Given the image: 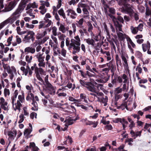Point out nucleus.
Listing matches in <instances>:
<instances>
[{"label":"nucleus","instance_id":"40","mask_svg":"<svg viewBox=\"0 0 151 151\" xmlns=\"http://www.w3.org/2000/svg\"><path fill=\"white\" fill-rule=\"evenodd\" d=\"M79 7L82 8H89V6L87 4H83L81 2H79L78 5Z\"/></svg>","mask_w":151,"mask_h":151},{"label":"nucleus","instance_id":"52","mask_svg":"<svg viewBox=\"0 0 151 151\" xmlns=\"http://www.w3.org/2000/svg\"><path fill=\"white\" fill-rule=\"evenodd\" d=\"M33 66L34 67H35V70H36L37 69V68H38V71H40V72L41 73H42V72H43V69L41 68L40 67L38 68L37 66V64L36 63H35L34 65H33Z\"/></svg>","mask_w":151,"mask_h":151},{"label":"nucleus","instance_id":"28","mask_svg":"<svg viewBox=\"0 0 151 151\" xmlns=\"http://www.w3.org/2000/svg\"><path fill=\"white\" fill-rule=\"evenodd\" d=\"M47 34V32L46 31H44L43 32L39 31L37 34L36 38H42Z\"/></svg>","mask_w":151,"mask_h":151},{"label":"nucleus","instance_id":"56","mask_svg":"<svg viewBox=\"0 0 151 151\" xmlns=\"http://www.w3.org/2000/svg\"><path fill=\"white\" fill-rule=\"evenodd\" d=\"M52 32L53 35L55 36H56L57 35V28L55 27L54 26L52 28Z\"/></svg>","mask_w":151,"mask_h":151},{"label":"nucleus","instance_id":"11","mask_svg":"<svg viewBox=\"0 0 151 151\" xmlns=\"http://www.w3.org/2000/svg\"><path fill=\"white\" fill-rule=\"evenodd\" d=\"M127 42L128 46L130 50V51L132 53H134V50L132 48L131 45L133 48L135 47V45L132 42L131 38H127Z\"/></svg>","mask_w":151,"mask_h":151},{"label":"nucleus","instance_id":"50","mask_svg":"<svg viewBox=\"0 0 151 151\" xmlns=\"http://www.w3.org/2000/svg\"><path fill=\"white\" fill-rule=\"evenodd\" d=\"M67 53L66 50L64 48L62 49L61 50V55L64 57H66V55Z\"/></svg>","mask_w":151,"mask_h":151},{"label":"nucleus","instance_id":"25","mask_svg":"<svg viewBox=\"0 0 151 151\" xmlns=\"http://www.w3.org/2000/svg\"><path fill=\"white\" fill-rule=\"evenodd\" d=\"M32 104L33 106L32 108L31 109L35 111H37L38 110L37 104L36 101H35V99H33Z\"/></svg>","mask_w":151,"mask_h":151},{"label":"nucleus","instance_id":"27","mask_svg":"<svg viewBox=\"0 0 151 151\" xmlns=\"http://www.w3.org/2000/svg\"><path fill=\"white\" fill-rule=\"evenodd\" d=\"M65 127L71 125L73 123V119L71 118H68L65 121Z\"/></svg>","mask_w":151,"mask_h":151},{"label":"nucleus","instance_id":"51","mask_svg":"<svg viewBox=\"0 0 151 151\" xmlns=\"http://www.w3.org/2000/svg\"><path fill=\"white\" fill-rule=\"evenodd\" d=\"M88 31L89 32H92V30L93 29V27L90 22H88Z\"/></svg>","mask_w":151,"mask_h":151},{"label":"nucleus","instance_id":"45","mask_svg":"<svg viewBox=\"0 0 151 151\" xmlns=\"http://www.w3.org/2000/svg\"><path fill=\"white\" fill-rule=\"evenodd\" d=\"M82 121L85 123L86 125H92V121H90L88 120L86 118L82 119Z\"/></svg>","mask_w":151,"mask_h":151},{"label":"nucleus","instance_id":"2","mask_svg":"<svg viewBox=\"0 0 151 151\" xmlns=\"http://www.w3.org/2000/svg\"><path fill=\"white\" fill-rule=\"evenodd\" d=\"M75 39H72L70 40V43L68 40L69 38H67L66 40V44L67 46H69L68 49L70 50L73 48L72 53L75 55L76 53L80 52V38H75Z\"/></svg>","mask_w":151,"mask_h":151},{"label":"nucleus","instance_id":"33","mask_svg":"<svg viewBox=\"0 0 151 151\" xmlns=\"http://www.w3.org/2000/svg\"><path fill=\"white\" fill-rule=\"evenodd\" d=\"M115 60L116 62V65L117 68L119 66V65L121 66L122 63L121 60L119 57L118 54H116L115 55Z\"/></svg>","mask_w":151,"mask_h":151},{"label":"nucleus","instance_id":"55","mask_svg":"<svg viewBox=\"0 0 151 151\" xmlns=\"http://www.w3.org/2000/svg\"><path fill=\"white\" fill-rule=\"evenodd\" d=\"M109 12L110 13V14H115V10L113 8H110L109 9Z\"/></svg>","mask_w":151,"mask_h":151},{"label":"nucleus","instance_id":"36","mask_svg":"<svg viewBox=\"0 0 151 151\" xmlns=\"http://www.w3.org/2000/svg\"><path fill=\"white\" fill-rule=\"evenodd\" d=\"M18 99L19 102L22 103L24 101V94L23 92H22V95H19L18 96Z\"/></svg>","mask_w":151,"mask_h":151},{"label":"nucleus","instance_id":"30","mask_svg":"<svg viewBox=\"0 0 151 151\" xmlns=\"http://www.w3.org/2000/svg\"><path fill=\"white\" fill-rule=\"evenodd\" d=\"M109 69L108 68H105L101 69V73L100 75H109L108 74L109 72Z\"/></svg>","mask_w":151,"mask_h":151},{"label":"nucleus","instance_id":"63","mask_svg":"<svg viewBox=\"0 0 151 151\" xmlns=\"http://www.w3.org/2000/svg\"><path fill=\"white\" fill-rule=\"evenodd\" d=\"M133 16H134V17L135 18V19L136 21L138 20L139 19V18L138 15L136 13H134H134L132 14V15L130 16L131 17H132Z\"/></svg>","mask_w":151,"mask_h":151},{"label":"nucleus","instance_id":"60","mask_svg":"<svg viewBox=\"0 0 151 151\" xmlns=\"http://www.w3.org/2000/svg\"><path fill=\"white\" fill-rule=\"evenodd\" d=\"M143 24L142 23H140L138 25L137 28L138 29V30H139L140 31H142L143 28Z\"/></svg>","mask_w":151,"mask_h":151},{"label":"nucleus","instance_id":"34","mask_svg":"<svg viewBox=\"0 0 151 151\" xmlns=\"http://www.w3.org/2000/svg\"><path fill=\"white\" fill-rule=\"evenodd\" d=\"M27 69H26L23 71V72L24 73L25 76H27L29 73V75L31 76L32 73V71L31 70L30 68L28 66H27Z\"/></svg>","mask_w":151,"mask_h":151},{"label":"nucleus","instance_id":"24","mask_svg":"<svg viewBox=\"0 0 151 151\" xmlns=\"http://www.w3.org/2000/svg\"><path fill=\"white\" fill-rule=\"evenodd\" d=\"M127 120L128 122L130 123L129 126V129H132L133 128L135 127V123L130 118L128 117L127 118Z\"/></svg>","mask_w":151,"mask_h":151},{"label":"nucleus","instance_id":"15","mask_svg":"<svg viewBox=\"0 0 151 151\" xmlns=\"http://www.w3.org/2000/svg\"><path fill=\"white\" fill-rule=\"evenodd\" d=\"M44 73H45V72L43 70V72L41 73L40 71H38V68H37V69L36 70L35 72V73L36 74V76L37 78L39 81L41 82L42 83H44V82L42 77H41L40 74L41 75L43 74Z\"/></svg>","mask_w":151,"mask_h":151},{"label":"nucleus","instance_id":"58","mask_svg":"<svg viewBox=\"0 0 151 151\" xmlns=\"http://www.w3.org/2000/svg\"><path fill=\"white\" fill-rule=\"evenodd\" d=\"M52 9H53L52 12V14L53 15H54L55 14H57V11L58 9L55 6H53L52 7Z\"/></svg>","mask_w":151,"mask_h":151},{"label":"nucleus","instance_id":"16","mask_svg":"<svg viewBox=\"0 0 151 151\" xmlns=\"http://www.w3.org/2000/svg\"><path fill=\"white\" fill-rule=\"evenodd\" d=\"M44 73H45V72L43 70V72L41 73L40 71H38V68H37V69L36 70L35 72V73L36 74V76L37 78L39 81L41 82L42 83H44V82L42 77H41L40 74L41 75L43 74Z\"/></svg>","mask_w":151,"mask_h":151},{"label":"nucleus","instance_id":"64","mask_svg":"<svg viewBox=\"0 0 151 151\" xmlns=\"http://www.w3.org/2000/svg\"><path fill=\"white\" fill-rule=\"evenodd\" d=\"M81 73V76L84 78H86V74L83 70H80L79 71Z\"/></svg>","mask_w":151,"mask_h":151},{"label":"nucleus","instance_id":"7","mask_svg":"<svg viewBox=\"0 0 151 151\" xmlns=\"http://www.w3.org/2000/svg\"><path fill=\"white\" fill-rule=\"evenodd\" d=\"M16 0H14L10 2L8 5H6L4 10V12H7L12 10L17 4Z\"/></svg>","mask_w":151,"mask_h":151},{"label":"nucleus","instance_id":"22","mask_svg":"<svg viewBox=\"0 0 151 151\" xmlns=\"http://www.w3.org/2000/svg\"><path fill=\"white\" fill-rule=\"evenodd\" d=\"M14 134V133L13 132L11 131H9L8 132V135L9 136V137L8 139L9 141V142L7 147H8L9 145L11 143V141L10 140H13L14 139V137L13 135Z\"/></svg>","mask_w":151,"mask_h":151},{"label":"nucleus","instance_id":"10","mask_svg":"<svg viewBox=\"0 0 151 151\" xmlns=\"http://www.w3.org/2000/svg\"><path fill=\"white\" fill-rule=\"evenodd\" d=\"M0 100V105L1 108L5 111L8 110L7 102L5 101V99L3 97L1 98Z\"/></svg>","mask_w":151,"mask_h":151},{"label":"nucleus","instance_id":"39","mask_svg":"<svg viewBox=\"0 0 151 151\" xmlns=\"http://www.w3.org/2000/svg\"><path fill=\"white\" fill-rule=\"evenodd\" d=\"M35 33L32 31H29L27 32V35L25 36L24 38H34Z\"/></svg>","mask_w":151,"mask_h":151},{"label":"nucleus","instance_id":"26","mask_svg":"<svg viewBox=\"0 0 151 151\" xmlns=\"http://www.w3.org/2000/svg\"><path fill=\"white\" fill-rule=\"evenodd\" d=\"M35 50L34 48L32 47H26L24 49V52H25L31 53L33 54L35 52Z\"/></svg>","mask_w":151,"mask_h":151},{"label":"nucleus","instance_id":"44","mask_svg":"<svg viewBox=\"0 0 151 151\" xmlns=\"http://www.w3.org/2000/svg\"><path fill=\"white\" fill-rule=\"evenodd\" d=\"M19 118H20V119L18 123L19 124H20L24 121L25 118V117H24V116L23 114L22 113L19 116Z\"/></svg>","mask_w":151,"mask_h":151},{"label":"nucleus","instance_id":"46","mask_svg":"<svg viewBox=\"0 0 151 151\" xmlns=\"http://www.w3.org/2000/svg\"><path fill=\"white\" fill-rule=\"evenodd\" d=\"M104 29L105 31H106L107 35L109 36V38L110 37L109 31L108 29L107 28V26L106 23H104Z\"/></svg>","mask_w":151,"mask_h":151},{"label":"nucleus","instance_id":"13","mask_svg":"<svg viewBox=\"0 0 151 151\" xmlns=\"http://www.w3.org/2000/svg\"><path fill=\"white\" fill-rule=\"evenodd\" d=\"M53 50L54 52V55L56 56L58 55H60L61 54V50L60 48L58 46L57 44H54L53 45Z\"/></svg>","mask_w":151,"mask_h":151},{"label":"nucleus","instance_id":"59","mask_svg":"<svg viewBox=\"0 0 151 151\" xmlns=\"http://www.w3.org/2000/svg\"><path fill=\"white\" fill-rule=\"evenodd\" d=\"M4 93L5 96H6L7 95H9L10 94L9 90L6 88H5L4 90Z\"/></svg>","mask_w":151,"mask_h":151},{"label":"nucleus","instance_id":"47","mask_svg":"<svg viewBox=\"0 0 151 151\" xmlns=\"http://www.w3.org/2000/svg\"><path fill=\"white\" fill-rule=\"evenodd\" d=\"M32 58V56H31L29 57V55H27L26 56V61L28 63H31Z\"/></svg>","mask_w":151,"mask_h":151},{"label":"nucleus","instance_id":"43","mask_svg":"<svg viewBox=\"0 0 151 151\" xmlns=\"http://www.w3.org/2000/svg\"><path fill=\"white\" fill-rule=\"evenodd\" d=\"M59 30L61 31L63 33H64L65 32L66 30L65 29V28L64 25L62 24H60V26L59 28Z\"/></svg>","mask_w":151,"mask_h":151},{"label":"nucleus","instance_id":"41","mask_svg":"<svg viewBox=\"0 0 151 151\" xmlns=\"http://www.w3.org/2000/svg\"><path fill=\"white\" fill-rule=\"evenodd\" d=\"M130 29L132 33L134 34H137L138 31L137 27H134L132 26L131 27Z\"/></svg>","mask_w":151,"mask_h":151},{"label":"nucleus","instance_id":"38","mask_svg":"<svg viewBox=\"0 0 151 151\" xmlns=\"http://www.w3.org/2000/svg\"><path fill=\"white\" fill-rule=\"evenodd\" d=\"M86 42L88 44L93 46L94 45V40L93 38H87L86 40Z\"/></svg>","mask_w":151,"mask_h":151},{"label":"nucleus","instance_id":"20","mask_svg":"<svg viewBox=\"0 0 151 151\" xmlns=\"http://www.w3.org/2000/svg\"><path fill=\"white\" fill-rule=\"evenodd\" d=\"M142 47L143 51L145 52L147 50H150V44L148 41H147L146 44H142Z\"/></svg>","mask_w":151,"mask_h":151},{"label":"nucleus","instance_id":"48","mask_svg":"<svg viewBox=\"0 0 151 151\" xmlns=\"http://www.w3.org/2000/svg\"><path fill=\"white\" fill-rule=\"evenodd\" d=\"M136 55L138 58L140 59H142V53L139 51H137L136 53Z\"/></svg>","mask_w":151,"mask_h":151},{"label":"nucleus","instance_id":"17","mask_svg":"<svg viewBox=\"0 0 151 151\" xmlns=\"http://www.w3.org/2000/svg\"><path fill=\"white\" fill-rule=\"evenodd\" d=\"M121 57L122 60L124 61V68L126 70H127L128 71L129 73V68L127 60L125 56H124L123 54H122L121 56Z\"/></svg>","mask_w":151,"mask_h":151},{"label":"nucleus","instance_id":"5","mask_svg":"<svg viewBox=\"0 0 151 151\" xmlns=\"http://www.w3.org/2000/svg\"><path fill=\"white\" fill-rule=\"evenodd\" d=\"M79 83L81 86L85 87L89 91L95 92V91L94 85L90 82H87L84 80L80 79Z\"/></svg>","mask_w":151,"mask_h":151},{"label":"nucleus","instance_id":"6","mask_svg":"<svg viewBox=\"0 0 151 151\" xmlns=\"http://www.w3.org/2000/svg\"><path fill=\"white\" fill-rule=\"evenodd\" d=\"M43 54H41L39 52L36 55L38 61L39 62L38 65L40 67H45V63L44 61V57L42 56Z\"/></svg>","mask_w":151,"mask_h":151},{"label":"nucleus","instance_id":"9","mask_svg":"<svg viewBox=\"0 0 151 151\" xmlns=\"http://www.w3.org/2000/svg\"><path fill=\"white\" fill-rule=\"evenodd\" d=\"M122 97V95L121 94L119 95H114V98L112 99L111 105L114 107H116L118 105V101Z\"/></svg>","mask_w":151,"mask_h":151},{"label":"nucleus","instance_id":"53","mask_svg":"<svg viewBox=\"0 0 151 151\" xmlns=\"http://www.w3.org/2000/svg\"><path fill=\"white\" fill-rule=\"evenodd\" d=\"M122 91V88H116L115 92V94L119 95V93H121Z\"/></svg>","mask_w":151,"mask_h":151},{"label":"nucleus","instance_id":"18","mask_svg":"<svg viewBox=\"0 0 151 151\" xmlns=\"http://www.w3.org/2000/svg\"><path fill=\"white\" fill-rule=\"evenodd\" d=\"M66 12L67 13V15L68 16L70 15V13L73 15H70V17L73 19H75L77 16V14L75 11L71 9H69L67 10Z\"/></svg>","mask_w":151,"mask_h":151},{"label":"nucleus","instance_id":"54","mask_svg":"<svg viewBox=\"0 0 151 151\" xmlns=\"http://www.w3.org/2000/svg\"><path fill=\"white\" fill-rule=\"evenodd\" d=\"M117 82V75H115L114 76V79L112 78L111 82L114 85L116 84Z\"/></svg>","mask_w":151,"mask_h":151},{"label":"nucleus","instance_id":"3","mask_svg":"<svg viewBox=\"0 0 151 151\" xmlns=\"http://www.w3.org/2000/svg\"><path fill=\"white\" fill-rule=\"evenodd\" d=\"M129 1V0H120L119 4L120 5L123 6L122 9V12L128 14L130 16H131L132 15L134 11L132 6L128 3Z\"/></svg>","mask_w":151,"mask_h":151},{"label":"nucleus","instance_id":"12","mask_svg":"<svg viewBox=\"0 0 151 151\" xmlns=\"http://www.w3.org/2000/svg\"><path fill=\"white\" fill-rule=\"evenodd\" d=\"M98 99L99 101L104 104V106H106L107 105V102L108 99L107 96H104L102 97H98Z\"/></svg>","mask_w":151,"mask_h":151},{"label":"nucleus","instance_id":"19","mask_svg":"<svg viewBox=\"0 0 151 151\" xmlns=\"http://www.w3.org/2000/svg\"><path fill=\"white\" fill-rule=\"evenodd\" d=\"M13 106V108L15 111H16L17 110L20 111L21 110L20 107L22 106V104L21 103L19 102V101H17V103H15Z\"/></svg>","mask_w":151,"mask_h":151},{"label":"nucleus","instance_id":"23","mask_svg":"<svg viewBox=\"0 0 151 151\" xmlns=\"http://www.w3.org/2000/svg\"><path fill=\"white\" fill-rule=\"evenodd\" d=\"M88 8H83L82 11L84 15L83 16V18H88L89 16V13L88 10Z\"/></svg>","mask_w":151,"mask_h":151},{"label":"nucleus","instance_id":"14","mask_svg":"<svg viewBox=\"0 0 151 151\" xmlns=\"http://www.w3.org/2000/svg\"><path fill=\"white\" fill-rule=\"evenodd\" d=\"M116 38H107V40L109 42L111 46L114 50L116 49V47L114 44V42L117 45L119 44L118 40H117Z\"/></svg>","mask_w":151,"mask_h":151},{"label":"nucleus","instance_id":"37","mask_svg":"<svg viewBox=\"0 0 151 151\" xmlns=\"http://www.w3.org/2000/svg\"><path fill=\"white\" fill-rule=\"evenodd\" d=\"M58 12L59 15L63 17V18L65 19L66 18V16L64 12V11L62 8H61L59 10Z\"/></svg>","mask_w":151,"mask_h":151},{"label":"nucleus","instance_id":"62","mask_svg":"<svg viewBox=\"0 0 151 151\" xmlns=\"http://www.w3.org/2000/svg\"><path fill=\"white\" fill-rule=\"evenodd\" d=\"M122 119L121 118H117L115 119L114 120L113 122L116 123H118L119 122L121 123L122 122Z\"/></svg>","mask_w":151,"mask_h":151},{"label":"nucleus","instance_id":"42","mask_svg":"<svg viewBox=\"0 0 151 151\" xmlns=\"http://www.w3.org/2000/svg\"><path fill=\"white\" fill-rule=\"evenodd\" d=\"M23 110L24 116H29V113L27 111V108L26 107H24L23 108Z\"/></svg>","mask_w":151,"mask_h":151},{"label":"nucleus","instance_id":"57","mask_svg":"<svg viewBox=\"0 0 151 151\" xmlns=\"http://www.w3.org/2000/svg\"><path fill=\"white\" fill-rule=\"evenodd\" d=\"M37 113L34 112H32L30 115V118L32 119H34V116L35 118H37Z\"/></svg>","mask_w":151,"mask_h":151},{"label":"nucleus","instance_id":"4","mask_svg":"<svg viewBox=\"0 0 151 151\" xmlns=\"http://www.w3.org/2000/svg\"><path fill=\"white\" fill-rule=\"evenodd\" d=\"M27 2L28 0H21L18 8L12 14V18L13 20H15L19 18L21 13L24 9Z\"/></svg>","mask_w":151,"mask_h":151},{"label":"nucleus","instance_id":"61","mask_svg":"<svg viewBox=\"0 0 151 151\" xmlns=\"http://www.w3.org/2000/svg\"><path fill=\"white\" fill-rule=\"evenodd\" d=\"M41 38H38V40H36L35 42L34 43L33 45L34 46L36 47L38 45H40V39Z\"/></svg>","mask_w":151,"mask_h":151},{"label":"nucleus","instance_id":"8","mask_svg":"<svg viewBox=\"0 0 151 151\" xmlns=\"http://www.w3.org/2000/svg\"><path fill=\"white\" fill-rule=\"evenodd\" d=\"M110 77V75H100V78L96 79V81L99 83H104L108 81Z\"/></svg>","mask_w":151,"mask_h":151},{"label":"nucleus","instance_id":"31","mask_svg":"<svg viewBox=\"0 0 151 151\" xmlns=\"http://www.w3.org/2000/svg\"><path fill=\"white\" fill-rule=\"evenodd\" d=\"M46 85L48 90L52 92H53V93L55 92V88L53 86L51 83H48L46 84Z\"/></svg>","mask_w":151,"mask_h":151},{"label":"nucleus","instance_id":"35","mask_svg":"<svg viewBox=\"0 0 151 151\" xmlns=\"http://www.w3.org/2000/svg\"><path fill=\"white\" fill-rule=\"evenodd\" d=\"M33 99H35L34 94L32 93H30V92H28L27 96L26 98V100L28 101H29L30 99H32V101Z\"/></svg>","mask_w":151,"mask_h":151},{"label":"nucleus","instance_id":"32","mask_svg":"<svg viewBox=\"0 0 151 151\" xmlns=\"http://www.w3.org/2000/svg\"><path fill=\"white\" fill-rule=\"evenodd\" d=\"M117 109H121L123 110L125 108L127 109V104L126 102H124L120 106H118L117 105V106L116 107Z\"/></svg>","mask_w":151,"mask_h":151},{"label":"nucleus","instance_id":"1","mask_svg":"<svg viewBox=\"0 0 151 151\" xmlns=\"http://www.w3.org/2000/svg\"><path fill=\"white\" fill-rule=\"evenodd\" d=\"M108 15L112 19L114 23L118 38H129L125 34H123L119 32H122V24H123L124 22L123 17L120 16H118L117 17H115L114 16L110 14H108Z\"/></svg>","mask_w":151,"mask_h":151},{"label":"nucleus","instance_id":"21","mask_svg":"<svg viewBox=\"0 0 151 151\" xmlns=\"http://www.w3.org/2000/svg\"><path fill=\"white\" fill-rule=\"evenodd\" d=\"M29 148H32V151H38L39 148L36 146L34 142H31L29 143Z\"/></svg>","mask_w":151,"mask_h":151},{"label":"nucleus","instance_id":"49","mask_svg":"<svg viewBox=\"0 0 151 151\" xmlns=\"http://www.w3.org/2000/svg\"><path fill=\"white\" fill-rule=\"evenodd\" d=\"M122 78L124 80L123 81L124 83H126L127 81H128V78L127 76L125 74H123Z\"/></svg>","mask_w":151,"mask_h":151},{"label":"nucleus","instance_id":"29","mask_svg":"<svg viewBox=\"0 0 151 151\" xmlns=\"http://www.w3.org/2000/svg\"><path fill=\"white\" fill-rule=\"evenodd\" d=\"M108 68L109 69V70H110L111 73H112V74L111 76L112 78L114 74V72L116 70V66L113 64H110V65L109 66Z\"/></svg>","mask_w":151,"mask_h":151}]
</instances>
